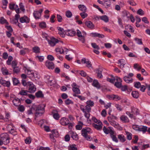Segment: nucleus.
<instances>
[{
	"instance_id": "obj_44",
	"label": "nucleus",
	"mask_w": 150,
	"mask_h": 150,
	"mask_svg": "<svg viewBox=\"0 0 150 150\" xmlns=\"http://www.w3.org/2000/svg\"><path fill=\"white\" fill-rule=\"evenodd\" d=\"M122 16L123 17H127L128 18L129 16H128L130 15V14L129 13V12L126 11H123L122 12Z\"/></svg>"
},
{
	"instance_id": "obj_1",
	"label": "nucleus",
	"mask_w": 150,
	"mask_h": 150,
	"mask_svg": "<svg viewBox=\"0 0 150 150\" xmlns=\"http://www.w3.org/2000/svg\"><path fill=\"white\" fill-rule=\"evenodd\" d=\"M45 105L42 104L38 105H33L32 109L35 111V117H36L40 116L43 114L45 111Z\"/></svg>"
},
{
	"instance_id": "obj_49",
	"label": "nucleus",
	"mask_w": 150,
	"mask_h": 150,
	"mask_svg": "<svg viewBox=\"0 0 150 150\" xmlns=\"http://www.w3.org/2000/svg\"><path fill=\"white\" fill-rule=\"evenodd\" d=\"M92 119L93 121L96 123L97 124L100 123V124H102V122L100 121V120H98L94 117H93L92 118Z\"/></svg>"
},
{
	"instance_id": "obj_63",
	"label": "nucleus",
	"mask_w": 150,
	"mask_h": 150,
	"mask_svg": "<svg viewBox=\"0 0 150 150\" xmlns=\"http://www.w3.org/2000/svg\"><path fill=\"white\" fill-rule=\"evenodd\" d=\"M18 109L20 112H23L25 110V108L23 105H20L18 108Z\"/></svg>"
},
{
	"instance_id": "obj_40",
	"label": "nucleus",
	"mask_w": 150,
	"mask_h": 150,
	"mask_svg": "<svg viewBox=\"0 0 150 150\" xmlns=\"http://www.w3.org/2000/svg\"><path fill=\"white\" fill-rule=\"evenodd\" d=\"M2 71L3 74L4 75H6L10 74L8 73V69L6 68H3L2 69Z\"/></svg>"
},
{
	"instance_id": "obj_4",
	"label": "nucleus",
	"mask_w": 150,
	"mask_h": 150,
	"mask_svg": "<svg viewBox=\"0 0 150 150\" xmlns=\"http://www.w3.org/2000/svg\"><path fill=\"white\" fill-rule=\"evenodd\" d=\"M1 139L4 142V144L7 145L10 143V138L8 134L7 133H4L0 135Z\"/></svg>"
},
{
	"instance_id": "obj_41",
	"label": "nucleus",
	"mask_w": 150,
	"mask_h": 150,
	"mask_svg": "<svg viewBox=\"0 0 150 150\" xmlns=\"http://www.w3.org/2000/svg\"><path fill=\"white\" fill-rule=\"evenodd\" d=\"M134 40L137 44L141 45L143 44V43L141 39H139L137 38H134Z\"/></svg>"
},
{
	"instance_id": "obj_12",
	"label": "nucleus",
	"mask_w": 150,
	"mask_h": 150,
	"mask_svg": "<svg viewBox=\"0 0 150 150\" xmlns=\"http://www.w3.org/2000/svg\"><path fill=\"white\" fill-rule=\"evenodd\" d=\"M58 41L57 39L53 37H52L50 38V40L49 41L48 43L50 46H54L56 43H58Z\"/></svg>"
},
{
	"instance_id": "obj_32",
	"label": "nucleus",
	"mask_w": 150,
	"mask_h": 150,
	"mask_svg": "<svg viewBox=\"0 0 150 150\" xmlns=\"http://www.w3.org/2000/svg\"><path fill=\"white\" fill-rule=\"evenodd\" d=\"M28 91L21 89V91L18 94L21 96H27L28 95Z\"/></svg>"
},
{
	"instance_id": "obj_20",
	"label": "nucleus",
	"mask_w": 150,
	"mask_h": 150,
	"mask_svg": "<svg viewBox=\"0 0 150 150\" xmlns=\"http://www.w3.org/2000/svg\"><path fill=\"white\" fill-rule=\"evenodd\" d=\"M85 24L86 25L88 28L91 29H93L94 27V25L92 22L90 21H86Z\"/></svg>"
},
{
	"instance_id": "obj_50",
	"label": "nucleus",
	"mask_w": 150,
	"mask_h": 150,
	"mask_svg": "<svg viewBox=\"0 0 150 150\" xmlns=\"http://www.w3.org/2000/svg\"><path fill=\"white\" fill-rule=\"evenodd\" d=\"M25 143L26 144H29L30 143L31 141V139L30 137L27 138L25 140Z\"/></svg>"
},
{
	"instance_id": "obj_9",
	"label": "nucleus",
	"mask_w": 150,
	"mask_h": 150,
	"mask_svg": "<svg viewBox=\"0 0 150 150\" xmlns=\"http://www.w3.org/2000/svg\"><path fill=\"white\" fill-rule=\"evenodd\" d=\"M76 35L79 38V40L81 41L83 43H84L85 40L84 38V35H82V33L79 29L76 30Z\"/></svg>"
},
{
	"instance_id": "obj_11",
	"label": "nucleus",
	"mask_w": 150,
	"mask_h": 150,
	"mask_svg": "<svg viewBox=\"0 0 150 150\" xmlns=\"http://www.w3.org/2000/svg\"><path fill=\"white\" fill-rule=\"evenodd\" d=\"M70 121L68 118L66 117H62L60 120L61 124L63 126H66L68 125Z\"/></svg>"
},
{
	"instance_id": "obj_34",
	"label": "nucleus",
	"mask_w": 150,
	"mask_h": 150,
	"mask_svg": "<svg viewBox=\"0 0 150 150\" xmlns=\"http://www.w3.org/2000/svg\"><path fill=\"white\" fill-rule=\"evenodd\" d=\"M100 19L104 21L106 23L108 22L109 21V18L106 15L100 16Z\"/></svg>"
},
{
	"instance_id": "obj_19",
	"label": "nucleus",
	"mask_w": 150,
	"mask_h": 150,
	"mask_svg": "<svg viewBox=\"0 0 150 150\" xmlns=\"http://www.w3.org/2000/svg\"><path fill=\"white\" fill-rule=\"evenodd\" d=\"M13 104L16 106H19L21 104V101L19 99L17 98H15L12 101Z\"/></svg>"
},
{
	"instance_id": "obj_24",
	"label": "nucleus",
	"mask_w": 150,
	"mask_h": 150,
	"mask_svg": "<svg viewBox=\"0 0 150 150\" xmlns=\"http://www.w3.org/2000/svg\"><path fill=\"white\" fill-rule=\"evenodd\" d=\"M121 120L125 123H128L129 122L128 118L125 115H122L120 117Z\"/></svg>"
},
{
	"instance_id": "obj_51",
	"label": "nucleus",
	"mask_w": 150,
	"mask_h": 150,
	"mask_svg": "<svg viewBox=\"0 0 150 150\" xmlns=\"http://www.w3.org/2000/svg\"><path fill=\"white\" fill-rule=\"evenodd\" d=\"M141 85H142L139 82H137L134 83V86L136 88H139Z\"/></svg>"
},
{
	"instance_id": "obj_46",
	"label": "nucleus",
	"mask_w": 150,
	"mask_h": 150,
	"mask_svg": "<svg viewBox=\"0 0 150 150\" xmlns=\"http://www.w3.org/2000/svg\"><path fill=\"white\" fill-rule=\"evenodd\" d=\"M12 80L14 85H17L18 84L20 83L18 80L15 78H13Z\"/></svg>"
},
{
	"instance_id": "obj_37",
	"label": "nucleus",
	"mask_w": 150,
	"mask_h": 150,
	"mask_svg": "<svg viewBox=\"0 0 150 150\" xmlns=\"http://www.w3.org/2000/svg\"><path fill=\"white\" fill-rule=\"evenodd\" d=\"M110 127H108L107 128L105 126H104L103 129V130L104 132L106 134H108L110 131Z\"/></svg>"
},
{
	"instance_id": "obj_43",
	"label": "nucleus",
	"mask_w": 150,
	"mask_h": 150,
	"mask_svg": "<svg viewBox=\"0 0 150 150\" xmlns=\"http://www.w3.org/2000/svg\"><path fill=\"white\" fill-rule=\"evenodd\" d=\"M110 97L116 100H120V98L118 96L114 94L110 95Z\"/></svg>"
},
{
	"instance_id": "obj_48",
	"label": "nucleus",
	"mask_w": 150,
	"mask_h": 150,
	"mask_svg": "<svg viewBox=\"0 0 150 150\" xmlns=\"http://www.w3.org/2000/svg\"><path fill=\"white\" fill-rule=\"evenodd\" d=\"M86 104L87 105H88V106L92 107L93 106L94 103L93 101L89 100L86 102Z\"/></svg>"
},
{
	"instance_id": "obj_39",
	"label": "nucleus",
	"mask_w": 150,
	"mask_h": 150,
	"mask_svg": "<svg viewBox=\"0 0 150 150\" xmlns=\"http://www.w3.org/2000/svg\"><path fill=\"white\" fill-rule=\"evenodd\" d=\"M125 133L127 135V139L130 140L132 139V134L127 131H125Z\"/></svg>"
},
{
	"instance_id": "obj_36",
	"label": "nucleus",
	"mask_w": 150,
	"mask_h": 150,
	"mask_svg": "<svg viewBox=\"0 0 150 150\" xmlns=\"http://www.w3.org/2000/svg\"><path fill=\"white\" fill-rule=\"evenodd\" d=\"M8 132L14 136H15L17 134V132L16 131V130L14 129L13 127V128H11L10 130Z\"/></svg>"
},
{
	"instance_id": "obj_18",
	"label": "nucleus",
	"mask_w": 150,
	"mask_h": 150,
	"mask_svg": "<svg viewBox=\"0 0 150 150\" xmlns=\"http://www.w3.org/2000/svg\"><path fill=\"white\" fill-rule=\"evenodd\" d=\"M69 134L71 135V137L74 140H77L78 139V136L76 132L71 131L69 132Z\"/></svg>"
},
{
	"instance_id": "obj_10",
	"label": "nucleus",
	"mask_w": 150,
	"mask_h": 150,
	"mask_svg": "<svg viewBox=\"0 0 150 150\" xmlns=\"http://www.w3.org/2000/svg\"><path fill=\"white\" fill-rule=\"evenodd\" d=\"M116 79L117 81L115 82L114 85L117 88H120L122 85V80L120 78L118 77H117Z\"/></svg>"
},
{
	"instance_id": "obj_15",
	"label": "nucleus",
	"mask_w": 150,
	"mask_h": 150,
	"mask_svg": "<svg viewBox=\"0 0 150 150\" xmlns=\"http://www.w3.org/2000/svg\"><path fill=\"white\" fill-rule=\"evenodd\" d=\"M53 117L56 120H58L60 118V116L58 111L55 110H53L52 112Z\"/></svg>"
},
{
	"instance_id": "obj_16",
	"label": "nucleus",
	"mask_w": 150,
	"mask_h": 150,
	"mask_svg": "<svg viewBox=\"0 0 150 150\" xmlns=\"http://www.w3.org/2000/svg\"><path fill=\"white\" fill-rule=\"evenodd\" d=\"M57 29L59 31L58 33L60 36L63 38L64 37H65V35L64 34L65 31L63 28L59 27H57Z\"/></svg>"
},
{
	"instance_id": "obj_25",
	"label": "nucleus",
	"mask_w": 150,
	"mask_h": 150,
	"mask_svg": "<svg viewBox=\"0 0 150 150\" xmlns=\"http://www.w3.org/2000/svg\"><path fill=\"white\" fill-rule=\"evenodd\" d=\"M117 137L120 141L121 142L123 143L126 140L125 137L122 134L118 135L117 136Z\"/></svg>"
},
{
	"instance_id": "obj_55",
	"label": "nucleus",
	"mask_w": 150,
	"mask_h": 150,
	"mask_svg": "<svg viewBox=\"0 0 150 150\" xmlns=\"http://www.w3.org/2000/svg\"><path fill=\"white\" fill-rule=\"evenodd\" d=\"M86 12H83L80 13V15L81 17L84 19L88 16V14L86 13Z\"/></svg>"
},
{
	"instance_id": "obj_64",
	"label": "nucleus",
	"mask_w": 150,
	"mask_h": 150,
	"mask_svg": "<svg viewBox=\"0 0 150 150\" xmlns=\"http://www.w3.org/2000/svg\"><path fill=\"white\" fill-rule=\"evenodd\" d=\"M47 59L48 60L52 62L54 60V59L53 56L51 55H48L47 56Z\"/></svg>"
},
{
	"instance_id": "obj_38",
	"label": "nucleus",
	"mask_w": 150,
	"mask_h": 150,
	"mask_svg": "<svg viewBox=\"0 0 150 150\" xmlns=\"http://www.w3.org/2000/svg\"><path fill=\"white\" fill-rule=\"evenodd\" d=\"M79 125H76V128L77 130H80L82 128V126L83 124V122L81 121L79 122Z\"/></svg>"
},
{
	"instance_id": "obj_47",
	"label": "nucleus",
	"mask_w": 150,
	"mask_h": 150,
	"mask_svg": "<svg viewBox=\"0 0 150 150\" xmlns=\"http://www.w3.org/2000/svg\"><path fill=\"white\" fill-rule=\"evenodd\" d=\"M110 1H106L104 3L103 6H105L106 8H108L110 6Z\"/></svg>"
},
{
	"instance_id": "obj_5",
	"label": "nucleus",
	"mask_w": 150,
	"mask_h": 150,
	"mask_svg": "<svg viewBox=\"0 0 150 150\" xmlns=\"http://www.w3.org/2000/svg\"><path fill=\"white\" fill-rule=\"evenodd\" d=\"M134 74L132 73H130L127 76H125L123 77L124 81L126 83H132L133 81V79L131 78L133 76Z\"/></svg>"
},
{
	"instance_id": "obj_2",
	"label": "nucleus",
	"mask_w": 150,
	"mask_h": 150,
	"mask_svg": "<svg viewBox=\"0 0 150 150\" xmlns=\"http://www.w3.org/2000/svg\"><path fill=\"white\" fill-rule=\"evenodd\" d=\"M91 107L87 105L85 106V108L83 105H81L80 106L81 110L83 112L84 115L85 117L87 118V120L89 119L90 116V113L91 110Z\"/></svg>"
},
{
	"instance_id": "obj_54",
	"label": "nucleus",
	"mask_w": 150,
	"mask_h": 150,
	"mask_svg": "<svg viewBox=\"0 0 150 150\" xmlns=\"http://www.w3.org/2000/svg\"><path fill=\"white\" fill-rule=\"evenodd\" d=\"M66 16L67 18H70L72 16V13L70 11H68L66 12Z\"/></svg>"
},
{
	"instance_id": "obj_17",
	"label": "nucleus",
	"mask_w": 150,
	"mask_h": 150,
	"mask_svg": "<svg viewBox=\"0 0 150 150\" xmlns=\"http://www.w3.org/2000/svg\"><path fill=\"white\" fill-rule=\"evenodd\" d=\"M96 73L97 74V77L98 78H101L103 77L102 74V69L100 68L97 69L95 70Z\"/></svg>"
},
{
	"instance_id": "obj_52",
	"label": "nucleus",
	"mask_w": 150,
	"mask_h": 150,
	"mask_svg": "<svg viewBox=\"0 0 150 150\" xmlns=\"http://www.w3.org/2000/svg\"><path fill=\"white\" fill-rule=\"evenodd\" d=\"M12 67L13 68L17 67V62L16 60H13L12 61V63L11 64Z\"/></svg>"
},
{
	"instance_id": "obj_30",
	"label": "nucleus",
	"mask_w": 150,
	"mask_h": 150,
	"mask_svg": "<svg viewBox=\"0 0 150 150\" xmlns=\"http://www.w3.org/2000/svg\"><path fill=\"white\" fill-rule=\"evenodd\" d=\"M92 85L94 86L97 88H99L100 87V86L97 80H94L93 81Z\"/></svg>"
},
{
	"instance_id": "obj_14",
	"label": "nucleus",
	"mask_w": 150,
	"mask_h": 150,
	"mask_svg": "<svg viewBox=\"0 0 150 150\" xmlns=\"http://www.w3.org/2000/svg\"><path fill=\"white\" fill-rule=\"evenodd\" d=\"M65 33L67 35L72 37L76 34V32L73 30H67L65 31Z\"/></svg>"
},
{
	"instance_id": "obj_42",
	"label": "nucleus",
	"mask_w": 150,
	"mask_h": 150,
	"mask_svg": "<svg viewBox=\"0 0 150 150\" xmlns=\"http://www.w3.org/2000/svg\"><path fill=\"white\" fill-rule=\"evenodd\" d=\"M0 23L2 24L6 23L7 25L8 24V23L7 20L3 17H1L0 18Z\"/></svg>"
},
{
	"instance_id": "obj_3",
	"label": "nucleus",
	"mask_w": 150,
	"mask_h": 150,
	"mask_svg": "<svg viewBox=\"0 0 150 150\" xmlns=\"http://www.w3.org/2000/svg\"><path fill=\"white\" fill-rule=\"evenodd\" d=\"M91 130L90 128H88L86 129L83 128L81 131L82 135L88 141H90L92 139L91 136L88 134L90 133Z\"/></svg>"
},
{
	"instance_id": "obj_7",
	"label": "nucleus",
	"mask_w": 150,
	"mask_h": 150,
	"mask_svg": "<svg viewBox=\"0 0 150 150\" xmlns=\"http://www.w3.org/2000/svg\"><path fill=\"white\" fill-rule=\"evenodd\" d=\"M45 65L49 69H53L54 68V64L53 62L47 60L45 62Z\"/></svg>"
},
{
	"instance_id": "obj_22",
	"label": "nucleus",
	"mask_w": 150,
	"mask_h": 150,
	"mask_svg": "<svg viewBox=\"0 0 150 150\" xmlns=\"http://www.w3.org/2000/svg\"><path fill=\"white\" fill-rule=\"evenodd\" d=\"M98 125L96 124L95 123H93L92 125L93 126L98 130H101L102 128V123L100 124V123L98 124Z\"/></svg>"
},
{
	"instance_id": "obj_27",
	"label": "nucleus",
	"mask_w": 150,
	"mask_h": 150,
	"mask_svg": "<svg viewBox=\"0 0 150 150\" xmlns=\"http://www.w3.org/2000/svg\"><path fill=\"white\" fill-rule=\"evenodd\" d=\"M131 94L132 97L135 98H138L139 96V93L137 91H132Z\"/></svg>"
},
{
	"instance_id": "obj_13",
	"label": "nucleus",
	"mask_w": 150,
	"mask_h": 150,
	"mask_svg": "<svg viewBox=\"0 0 150 150\" xmlns=\"http://www.w3.org/2000/svg\"><path fill=\"white\" fill-rule=\"evenodd\" d=\"M30 21V18L26 16H24L20 18V21L21 23H29Z\"/></svg>"
},
{
	"instance_id": "obj_58",
	"label": "nucleus",
	"mask_w": 150,
	"mask_h": 150,
	"mask_svg": "<svg viewBox=\"0 0 150 150\" xmlns=\"http://www.w3.org/2000/svg\"><path fill=\"white\" fill-rule=\"evenodd\" d=\"M10 21L11 23L13 24H16L18 23V21L14 18H10Z\"/></svg>"
},
{
	"instance_id": "obj_56",
	"label": "nucleus",
	"mask_w": 150,
	"mask_h": 150,
	"mask_svg": "<svg viewBox=\"0 0 150 150\" xmlns=\"http://www.w3.org/2000/svg\"><path fill=\"white\" fill-rule=\"evenodd\" d=\"M91 45L93 47L94 49H96L97 50L100 49V47H99L95 43H91Z\"/></svg>"
},
{
	"instance_id": "obj_26",
	"label": "nucleus",
	"mask_w": 150,
	"mask_h": 150,
	"mask_svg": "<svg viewBox=\"0 0 150 150\" xmlns=\"http://www.w3.org/2000/svg\"><path fill=\"white\" fill-rule=\"evenodd\" d=\"M29 52V50L27 48H24L23 50H20V53L21 55H24L27 53Z\"/></svg>"
},
{
	"instance_id": "obj_35",
	"label": "nucleus",
	"mask_w": 150,
	"mask_h": 150,
	"mask_svg": "<svg viewBox=\"0 0 150 150\" xmlns=\"http://www.w3.org/2000/svg\"><path fill=\"white\" fill-rule=\"evenodd\" d=\"M33 52L35 53H38L40 52V49L38 46H35L32 48Z\"/></svg>"
},
{
	"instance_id": "obj_59",
	"label": "nucleus",
	"mask_w": 150,
	"mask_h": 150,
	"mask_svg": "<svg viewBox=\"0 0 150 150\" xmlns=\"http://www.w3.org/2000/svg\"><path fill=\"white\" fill-rule=\"evenodd\" d=\"M87 62L86 64V67L89 68H92V64H91V62L88 59H87Z\"/></svg>"
},
{
	"instance_id": "obj_62",
	"label": "nucleus",
	"mask_w": 150,
	"mask_h": 150,
	"mask_svg": "<svg viewBox=\"0 0 150 150\" xmlns=\"http://www.w3.org/2000/svg\"><path fill=\"white\" fill-rule=\"evenodd\" d=\"M4 86H5L7 87H9L11 85V83L9 81H5L4 83L3 84Z\"/></svg>"
},
{
	"instance_id": "obj_45",
	"label": "nucleus",
	"mask_w": 150,
	"mask_h": 150,
	"mask_svg": "<svg viewBox=\"0 0 150 150\" xmlns=\"http://www.w3.org/2000/svg\"><path fill=\"white\" fill-rule=\"evenodd\" d=\"M13 69V71L14 73L18 74L20 71V69L18 67H14Z\"/></svg>"
},
{
	"instance_id": "obj_21",
	"label": "nucleus",
	"mask_w": 150,
	"mask_h": 150,
	"mask_svg": "<svg viewBox=\"0 0 150 150\" xmlns=\"http://www.w3.org/2000/svg\"><path fill=\"white\" fill-rule=\"evenodd\" d=\"M78 7L79 10L82 12H86L87 11V8L84 5H79Z\"/></svg>"
},
{
	"instance_id": "obj_61",
	"label": "nucleus",
	"mask_w": 150,
	"mask_h": 150,
	"mask_svg": "<svg viewBox=\"0 0 150 150\" xmlns=\"http://www.w3.org/2000/svg\"><path fill=\"white\" fill-rule=\"evenodd\" d=\"M73 96L75 97H77L79 98L81 100H83L85 99V97L81 96L75 94H73Z\"/></svg>"
},
{
	"instance_id": "obj_23",
	"label": "nucleus",
	"mask_w": 150,
	"mask_h": 150,
	"mask_svg": "<svg viewBox=\"0 0 150 150\" xmlns=\"http://www.w3.org/2000/svg\"><path fill=\"white\" fill-rule=\"evenodd\" d=\"M52 134H50V135L51 138H53L54 137H57L59 136V133L58 132L55 130H53L52 132Z\"/></svg>"
},
{
	"instance_id": "obj_29",
	"label": "nucleus",
	"mask_w": 150,
	"mask_h": 150,
	"mask_svg": "<svg viewBox=\"0 0 150 150\" xmlns=\"http://www.w3.org/2000/svg\"><path fill=\"white\" fill-rule=\"evenodd\" d=\"M131 112L137 115L139 114V110L138 109L132 107H131Z\"/></svg>"
},
{
	"instance_id": "obj_60",
	"label": "nucleus",
	"mask_w": 150,
	"mask_h": 150,
	"mask_svg": "<svg viewBox=\"0 0 150 150\" xmlns=\"http://www.w3.org/2000/svg\"><path fill=\"white\" fill-rule=\"evenodd\" d=\"M69 150H77V148L75 147V145L70 146L69 147Z\"/></svg>"
},
{
	"instance_id": "obj_31",
	"label": "nucleus",
	"mask_w": 150,
	"mask_h": 150,
	"mask_svg": "<svg viewBox=\"0 0 150 150\" xmlns=\"http://www.w3.org/2000/svg\"><path fill=\"white\" fill-rule=\"evenodd\" d=\"M147 127L146 126H141L139 127V131H142L143 133H144L147 131Z\"/></svg>"
},
{
	"instance_id": "obj_53",
	"label": "nucleus",
	"mask_w": 150,
	"mask_h": 150,
	"mask_svg": "<svg viewBox=\"0 0 150 150\" xmlns=\"http://www.w3.org/2000/svg\"><path fill=\"white\" fill-rule=\"evenodd\" d=\"M35 58L36 59H38V60L40 62H42L44 59V57L43 56H39L37 55L35 56Z\"/></svg>"
},
{
	"instance_id": "obj_6",
	"label": "nucleus",
	"mask_w": 150,
	"mask_h": 150,
	"mask_svg": "<svg viewBox=\"0 0 150 150\" xmlns=\"http://www.w3.org/2000/svg\"><path fill=\"white\" fill-rule=\"evenodd\" d=\"M27 87L29 93H33L36 90V88L35 86L32 82H29L27 84Z\"/></svg>"
},
{
	"instance_id": "obj_57",
	"label": "nucleus",
	"mask_w": 150,
	"mask_h": 150,
	"mask_svg": "<svg viewBox=\"0 0 150 150\" xmlns=\"http://www.w3.org/2000/svg\"><path fill=\"white\" fill-rule=\"evenodd\" d=\"M47 79L48 80V82L50 83H52L53 78L52 76H46Z\"/></svg>"
},
{
	"instance_id": "obj_28",
	"label": "nucleus",
	"mask_w": 150,
	"mask_h": 150,
	"mask_svg": "<svg viewBox=\"0 0 150 150\" xmlns=\"http://www.w3.org/2000/svg\"><path fill=\"white\" fill-rule=\"evenodd\" d=\"M35 95L38 98H42L44 97V94L41 91H39L36 93Z\"/></svg>"
},
{
	"instance_id": "obj_33",
	"label": "nucleus",
	"mask_w": 150,
	"mask_h": 150,
	"mask_svg": "<svg viewBox=\"0 0 150 150\" xmlns=\"http://www.w3.org/2000/svg\"><path fill=\"white\" fill-rule=\"evenodd\" d=\"M72 90L73 92L75 93L74 94L77 95L80 94L81 93L79 89L77 87H72Z\"/></svg>"
},
{
	"instance_id": "obj_8",
	"label": "nucleus",
	"mask_w": 150,
	"mask_h": 150,
	"mask_svg": "<svg viewBox=\"0 0 150 150\" xmlns=\"http://www.w3.org/2000/svg\"><path fill=\"white\" fill-rule=\"evenodd\" d=\"M43 11L42 9H40L39 11H34L33 13V15L36 19L40 18L41 16V13Z\"/></svg>"
}]
</instances>
